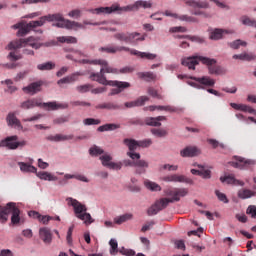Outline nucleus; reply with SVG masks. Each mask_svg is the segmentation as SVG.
Returning <instances> with one entry per match:
<instances>
[{"instance_id": "nucleus-36", "label": "nucleus", "mask_w": 256, "mask_h": 256, "mask_svg": "<svg viewBox=\"0 0 256 256\" xmlns=\"http://www.w3.org/2000/svg\"><path fill=\"white\" fill-rule=\"evenodd\" d=\"M139 79H144V81H155L157 79V75H155L153 72H139L138 73Z\"/></svg>"}, {"instance_id": "nucleus-16", "label": "nucleus", "mask_w": 256, "mask_h": 256, "mask_svg": "<svg viewBox=\"0 0 256 256\" xmlns=\"http://www.w3.org/2000/svg\"><path fill=\"white\" fill-rule=\"evenodd\" d=\"M236 161L229 162V165L235 167V169H251L255 167L256 160L245 159L243 157H235Z\"/></svg>"}, {"instance_id": "nucleus-31", "label": "nucleus", "mask_w": 256, "mask_h": 256, "mask_svg": "<svg viewBox=\"0 0 256 256\" xmlns=\"http://www.w3.org/2000/svg\"><path fill=\"white\" fill-rule=\"evenodd\" d=\"M18 165L22 173H37V168L29 163L18 162Z\"/></svg>"}, {"instance_id": "nucleus-34", "label": "nucleus", "mask_w": 256, "mask_h": 256, "mask_svg": "<svg viewBox=\"0 0 256 256\" xmlns=\"http://www.w3.org/2000/svg\"><path fill=\"white\" fill-rule=\"evenodd\" d=\"M120 128H121V125L119 124H104L102 126H99L97 128V131H99L100 133H103L105 131H115Z\"/></svg>"}, {"instance_id": "nucleus-51", "label": "nucleus", "mask_w": 256, "mask_h": 256, "mask_svg": "<svg viewBox=\"0 0 256 256\" xmlns=\"http://www.w3.org/2000/svg\"><path fill=\"white\" fill-rule=\"evenodd\" d=\"M179 21H185L186 23H197L199 20L197 18L189 15H180L178 16Z\"/></svg>"}, {"instance_id": "nucleus-41", "label": "nucleus", "mask_w": 256, "mask_h": 256, "mask_svg": "<svg viewBox=\"0 0 256 256\" xmlns=\"http://www.w3.org/2000/svg\"><path fill=\"white\" fill-rule=\"evenodd\" d=\"M96 109H108L109 111H111V110L119 109V105L113 102H107V103L98 104L96 106Z\"/></svg>"}, {"instance_id": "nucleus-35", "label": "nucleus", "mask_w": 256, "mask_h": 256, "mask_svg": "<svg viewBox=\"0 0 256 256\" xmlns=\"http://www.w3.org/2000/svg\"><path fill=\"white\" fill-rule=\"evenodd\" d=\"M131 219H133V214L126 213L124 215L116 217L114 219V223H116V225H123V223H126V221H131Z\"/></svg>"}, {"instance_id": "nucleus-62", "label": "nucleus", "mask_w": 256, "mask_h": 256, "mask_svg": "<svg viewBox=\"0 0 256 256\" xmlns=\"http://www.w3.org/2000/svg\"><path fill=\"white\" fill-rule=\"evenodd\" d=\"M209 145H212L213 149H217V147H222V149L225 147V145L223 144H219V141L215 140V139H208L207 140Z\"/></svg>"}, {"instance_id": "nucleus-50", "label": "nucleus", "mask_w": 256, "mask_h": 256, "mask_svg": "<svg viewBox=\"0 0 256 256\" xmlns=\"http://www.w3.org/2000/svg\"><path fill=\"white\" fill-rule=\"evenodd\" d=\"M91 89H93V85L91 84H84L76 87V91H78V93H89Z\"/></svg>"}, {"instance_id": "nucleus-10", "label": "nucleus", "mask_w": 256, "mask_h": 256, "mask_svg": "<svg viewBox=\"0 0 256 256\" xmlns=\"http://www.w3.org/2000/svg\"><path fill=\"white\" fill-rule=\"evenodd\" d=\"M50 15L58 16V19H53V21H56L57 23H53L52 27H58V29H74V31H77V29H85L84 24L67 20L63 17V14L61 13L50 14Z\"/></svg>"}, {"instance_id": "nucleus-3", "label": "nucleus", "mask_w": 256, "mask_h": 256, "mask_svg": "<svg viewBox=\"0 0 256 256\" xmlns=\"http://www.w3.org/2000/svg\"><path fill=\"white\" fill-rule=\"evenodd\" d=\"M153 7V3L151 1L138 0L132 5H128L125 7H120L118 4H114L110 7H99L90 10V13L101 15H109L111 13H115V11H139V9H151Z\"/></svg>"}, {"instance_id": "nucleus-6", "label": "nucleus", "mask_w": 256, "mask_h": 256, "mask_svg": "<svg viewBox=\"0 0 256 256\" xmlns=\"http://www.w3.org/2000/svg\"><path fill=\"white\" fill-rule=\"evenodd\" d=\"M21 109H35V107L48 108V111H57L58 109H67L68 104H57V102L41 103V100L32 98L21 103Z\"/></svg>"}, {"instance_id": "nucleus-56", "label": "nucleus", "mask_w": 256, "mask_h": 256, "mask_svg": "<svg viewBox=\"0 0 256 256\" xmlns=\"http://www.w3.org/2000/svg\"><path fill=\"white\" fill-rule=\"evenodd\" d=\"M147 93L148 95H150L151 97H154L155 99H163L161 94H159L155 88H151V87L148 88Z\"/></svg>"}, {"instance_id": "nucleus-28", "label": "nucleus", "mask_w": 256, "mask_h": 256, "mask_svg": "<svg viewBox=\"0 0 256 256\" xmlns=\"http://www.w3.org/2000/svg\"><path fill=\"white\" fill-rule=\"evenodd\" d=\"M124 145L128 147L129 152L128 153H135L137 151V147H139V141L131 138H125L123 140Z\"/></svg>"}, {"instance_id": "nucleus-5", "label": "nucleus", "mask_w": 256, "mask_h": 256, "mask_svg": "<svg viewBox=\"0 0 256 256\" xmlns=\"http://www.w3.org/2000/svg\"><path fill=\"white\" fill-rule=\"evenodd\" d=\"M127 156L130 157L132 161L124 160L123 163L125 167H137L135 170L136 175H143L147 173V169H149V162L141 160V154L137 152H127Z\"/></svg>"}, {"instance_id": "nucleus-46", "label": "nucleus", "mask_w": 256, "mask_h": 256, "mask_svg": "<svg viewBox=\"0 0 256 256\" xmlns=\"http://www.w3.org/2000/svg\"><path fill=\"white\" fill-rule=\"evenodd\" d=\"M145 125H149L150 127H161V122L157 121L155 117H147L144 120Z\"/></svg>"}, {"instance_id": "nucleus-18", "label": "nucleus", "mask_w": 256, "mask_h": 256, "mask_svg": "<svg viewBox=\"0 0 256 256\" xmlns=\"http://www.w3.org/2000/svg\"><path fill=\"white\" fill-rule=\"evenodd\" d=\"M113 157L110 155H102L100 156V161H102L103 167H108V169H114L116 171H121V168L123 167V164L121 162H111Z\"/></svg>"}, {"instance_id": "nucleus-15", "label": "nucleus", "mask_w": 256, "mask_h": 256, "mask_svg": "<svg viewBox=\"0 0 256 256\" xmlns=\"http://www.w3.org/2000/svg\"><path fill=\"white\" fill-rule=\"evenodd\" d=\"M169 203H171L169 198H160L159 200H156V202L150 208H148L147 215L149 217H152V215H157L159 211L166 209Z\"/></svg>"}, {"instance_id": "nucleus-47", "label": "nucleus", "mask_w": 256, "mask_h": 256, "mask_svg": "<svg viewBox=\"0 0 256 256\" xmlns=\"http://www.w3.org/2000/svg\"><path fill=\"white\" fill-rule=\"evenodd\" d=\"M31 31V27L29 24H22L20 30H18L17 35L18 37H25Z\"/></svg>"}, {"instance_id": "nucleus-64", "label": "nucleus", "mask_w": 256, "mask_h": 256, "mask_svg": "<svg viewBox=\"0 0 256 256\" xmlns=\"http://www.w3.org/2000/svg\"><path fill=\"white\" fill-rule=\"evenodd\" d=\"M0 256H15L13 254V251H11L10 249H2L0 251Z\"/></svg>"}, {"instance_id": "nucleus-25", "label": "nucleus", "mask_w": 256, "mask_h": 256, "mask_svg": "<svg viewBox=\"0 0 256 256\" xmlns=\"http://www.w3.org/2000/svg\"><path fill=\"white\" fill-rule=\"evenodd\" d=\"M39 236L46 245H51V241H53V234H51V230L49 228H40Z\"/></svg>"}, {"instance_id": "nucleus-53", "label": "nucleus", "mask_w": 256, "mask_h": 256, "mask_svg": "<svg viewBox=\"0 0 256 256\" xmlns=\"http://www.w3.org/2000/svg\"><path fill=\"white\" fill-rule=\"evenodd\" d=\"M84 125H101V120L95 118H86L83 120Z\"/></svg>"}, {"instance_id": "nucleus-26", "label": "nucleus", "mask_w": 256, "mask_h": 256, "mask_svg": "<svg viewBox=\"0 0 256 256\" xmlns=\"http://www.w3.org/2000/svg\"><path fill=\"white\" fill-rule=\"evenodd\" d=\"M147 101H149V97L141 96L136 101L126 102L124 105L128 109H131L133 107H143V105H145Z\"/></svg>"}, {"instance_id": "nucleus-4", "label": "nucleus", "mask_w": 256, "mask_h": 256, "mask_svg": "<svg viewBox=\"0 0 256 256\" xmlns=\"http://www.w3.org/2000/svg\"><path fill=\"white\" fill-rule=\"evenodd\" d=\"M10 213H12V225H19V223H21V210H19V207H17V204L15 202H9L8 204H6V206L0 207L1 223H7Z\"/></svg>"}, {"instance_id": "nucleus-11", "label": "nucleus", "mask_w": 256, "mask_h": 256, "mask_svg": "<svg viewBox=\"0 0 256 256\" xmlns=\"http://www.w3.org/2000/svg\"><path fill=\"white\" fill-rule=\"evenodd\" d=\"M190 79H192V81H187V84L190 85V87H194V89H205V87L215 86V79H212L209 76H203V77L191 76Z\"/></svg>"}, {"instance_id": "nucleus-12", "label": "nucleus", "mask_w": 256, "mask_h": 256, "mask_svg": "<svg viewBox=\"0 0 256 256\" xmlns=\"http://www.w3.org/2000/svg\"><path fill=\"white\" fill-rule=\"evenodd\" d=\"M21 47H32V49H40L41 44L37 42V38L31 36L27 39H19L11 42L8 48L11 49H21Z\"/></svg>"}, {"instance_id": "nucleus-60", "label": "nucleus", "mask_w": 256, "mask_h": 256, "mask_svg": "<svg viewBox=\"0 0 256 256\" xmlns=\"http://www.w3.org/2000/svg\"><path fill=\"white\" fill-rule=\"evenodd\" d=\"M247 215H251L252 219H256V206L250 205L246 210Z\"/></svg>"}, {"instance_id": "nucleus-61", "label": "nucleus", "mask_w": 256, "mask_h": 256, "mask_svg": "<svg viewBox=\"0 0 256 256\" xmlns=\"http://www.w3.org/2000/svg\"><path fill=\"white\" fill-rule=\"evenodd\" d=\"M153 144V141H151V139H146V140H142V141H138V145L139 147H151V145Z\"/></svg>"}, {"instance_id": "nucleus-19", "label": "nucleus", "mask_w": 256, "mask_h": 256, "mask_svg": "<svg viewBox=\"0 0 256 256\" xmlns=\"http://www.w3.org/2000/svg\"><path fill=\"white\" fill-rule=\"evenodd\" d=\"M59 16L57 15H46V16H42L40 17L39 20L36 21H30L28 23V27H30V29H35V27H43V25H45V23H47V21L49 23H53V19H58Z\"/></svg>"}, {"instance_id": "nucleus-13", "label": "nucleus", "mask_w": 256, "mask_h": 256, "mask_svg": "<svg viewBox=\"0 0 256 256\" xmlns=\"http://www.w3.org/2000/svg\"><path fill=\"white\" fill-rule=\"evenodd\" d=\"M164 193L167 197H171L168 198L170 203H175V201H181V197H185L189 190L187 188H167L164 190Z\"/></svg>"}, {"instance_id": "nucleus-40", "label": "nucleus", "mask_w": 256, "mask_h": 256, "mask_svg": "<svg viewBox=\"0 0 256 256\" xmlns=\"http://www.w3.org/2000/svg\"><path fill=\"white\" fill-rule=\"evenodd\" d=\"M223 33H227V30L215 29L211 32L210 39L213 41H219V39H223Z\"/></svg>"}, {"instance_id": "nucleus-20", "label": "nucleus", "mask_w": 256, "mask_h": 256, "mask_svg": "<svg viewBox=\"0 0 256 256\" xmlns=\"http://www.w3.org/2000/svg\"><path fill=\"white\" fill-rule=\"evenodd\" d=\"M17 141H19V136H8L0 141V147H6L7 149L15 150L17 149Z\"/></svg>"}, {"instance_id": "nucleus-32", "label": "nucleus", "mask_w": 256, "mask_h": 256, "mask_svg": "<svg viewBox=\"0 0 256 256\" xmlns=\"http://www.w3.org/2000/svg\"><path fill=\"white\" fill-rule=\"evenodd\" d=\"M233 59H240V61H255L256 55L253 53L234 54Z\"/></svg>"}, {"instance_id": "nucleus-24", "label": "nucleus", "mask_w": 256, "mask_h": 256, "mask_svg": "<svg viewBox=\"0 0 256 256\" xmlns=\"http://www.w3.org/2000/svg\"><path fill=\"white\" fill-rule=\"evenodd\" d=\"M43 86V82H33L30 85L24 87L22 90L24 93H27L28 95H35V93H39L41 91V87Z\"/></svg>"}, {"instance_id": "nucleus-42", "label": "nucleus", "mask_w": 256, "mask_h": 256, "mask_svg": "<svg viewBox=\"0 0 256 256\" xmlns=\"http://www.w3.org/2000/svg\"><path fill=\"white\" fill-rule=\"evenodd\" d=\"M109 245H110V250H109L110 255H116L117 253H119V243H117L115 239L113 238L110 239Z\"/></svg>"}, {"instance_id": "nucleus-38", "label": "nucleus", "mask_w": 256, "mask_h": 256, "mask_svg": "<svg viewBox=\"0 0 256 256\" xmlns=\"http://www.w3.org/2000/svg\"><path fill=\"white\" fill-rule=\"evenodd\" d=\"M238 197L240 199H250V197H255V192L249 189H241L238 191Z\"/></svg>"}, {"instance_id": "nucleus-14", "label": "nucleus", "mask_w": 256, "mask_h": 256, "mask_svg": "<svg viewBox=\"0 0 256 256\" xmlns=\"http://www.w3.org/2000/svg\"><path fill=\"white\" fill-rule=\"evenodd\" d=\"M164 193L167 197H171L168 198L170 203H175V201H181V197H185L189 190L187 188H167L164 190Z\"/></svg>"}, {"instance_id": "nucleus-44", "label": "nucleus", "mask_w": 256, "mask_h": 256, "mask_svg": "<svg viewBox=\"0 0 256 256\" xmlns=\"http://www.w3.org/2000/svg\"><path fill=\"white\" fill-rule=\"evenodd\" d=\"M144 185L150 191H161V186L153 181L146 180L144 182Z\"/></svg>"}, {"instance_id": "nucleus-22", "label": "nucleus", "mask_w": 256, "mask_h": 256, "mask_svg": "<svg viewBox=\"0 0 256 256\" xmlns=\"http://www.w3.org/2000/svg\"><path fill=\"white\" fill-rule=\"evenodd\" d=\"M181 157H197L201 155V150L196 146H187L180 151Z\"/></svg>"}, {"instance_id": "nucleus-23", "label": "nucleus", "mask_w": 256, "mask_h": 256, "mask_svg": "<svg viewBox=\"0 0 256 256\" xmlns=\"http://www.w3.org/2000/svg\"><path fill=\"white\" fill-rule=\"evenodd\" d=\"M81 74L80 72H75V73H72L71 75H68L60 80L57 81V85H69L71 83H75V81H79V77H81Z\"/></svg>"}, {"instance_id": "nucleus-8", "label": "nucleus", "mask_w": 256, "mask_h": 256, "mask_svg": "<svg viewBox=\"0 0 256 256\" xmlns=\"http://www.w3.org/2000/svg\"><path fill=\"white\" fill-rule=\"evenodd\" d=\"M99 51H105L106 53H117L121 51L130 52L131 55H136V57H140L141 59H148L153 61V59L157 58V55L147 53V52H139L137 50H130L129 47L125 46H116V47H101Z\"/></svg>"}, {"instance_id": "nucleus-21", "label": "nucleus", "mask_w": 256, "mask_h": 256, "mask_svg": "<svg viewBox=\"0 0 256 256\" xmlns=\"http://www.w3.org/2000/svg\"><path fill=\"white\" fill-rule=\"evenodd\" d=\"M69 179H77V181H82L83 183H89V179L85 175L81 174H65L63 179L59 181V185H67Z\"/></svg>"}, {"instance_id": "nucleus-48", "label": "nucleus", "mask_w": 256, "mask_h": 256, "mask_svg": "<svg viewBox=\"0 0 256 256\" xmlns=\"http://www.w3.org/2000/svg\"><path fill=\"white\" fill-rule=\"evenodd\" d=\"M229 47H231V49H239L240 47H247V42L238 39L233 42H230Z\"/></svg>"}, {"instance_id": "nucleus-54", "label": "nucleus", "mask_w": 256, "mask_h": 256, "mask_svg": "<svg viewBox=\"0 0 256 256\" xmlns=\"http://www.w3.org/2000/svg\"><path fill=\"white\" fill-rule=\"evenodd\" d=\"M170 33H187V28L183 26H175L169 29Z\"/></svg>"}, {"instance_id": "nucleus-55", "label": "nucleus", "mask_w": 256, "mask_h": 256, "mask_svg": "<svg viewBox=\"0 0 256 256\" xmlns=\"http://www.w3.org/2000/svg\"><path fill=\"white\" fill-rule=\"evenodd\" d=\"M118 253H121V255H125V256H135L134 250L127 249L125 247L120 248Z\"/></svg>"}, {"instance_id": "nucleus-1", "label": "nucleus", "mask_w": 256, "mask_h": 256, "mask_svg": "<svg viewBox=\"0 0 256 256\" xmlns=\"http://www.w3.org/2000/svg\"><path fill=\"white\" fill-rule=\"evenodd\" d=\"M94 63L100 65L101 69L100 72H92L90 74L91 81H96L97 83H100V85H109L110 87H116L111 89L110 93L108 94L109 97H113V95H119V93H122V91H125V89H129V87H131V84L129 82L107 80L105 73H119V70H117V68L109 66V62L98 60Z\"/></svg>"}, {"instance_id": "nucleus-63", "label": "nucleus", "mask_w": 256, "mask_h": 256, "mask_svg": "<svg viewBox=\"0 0 256 256\" xmlns=\"http://www.w3.org/2000/svg\"><path fill=\"white\" fill-rule=\"evenodd\" d=\"M90 155H103V150L99 147H93L89 150Z\"/></svg>"}, {"instance_id": "nucleus-17", "label": "nucleus", "mask_w": 256, "mask_h": 256, "mask_svg": "<svg viewBox=\"0 0 256 256\" xmlns=\"http://www.w3.org/2000/svg\"><path fill=\"white\" fill-rule=\"evenodd\" d=\"M165 183H187L193 185V179L187 178L185 175L171 174L161 178Z\"/></svg>"}, {"instance_id": "nucleus-45", "label": "nucleus", "mask_w": 256, "mask_h": 256, "mask_svg": "<svg viewBox=\"0 0 256 256\" xmlns=\"http://www.w3.org/2000/svg\"><path fill=\"white\" fill-rule=\"evenodd\" d=\"M37 69L39 71H51L52 69H55V63L46 62V63H43V64H38Z\"/></svg>"}, {"instance_id": "nucleus-9", "label": "nucleus", "mask_w": 256, "mask_h": 256, "mask_svg": "<svg viewBox=\"0 0 256 256\" xmlns=\"http://www.w3.org/2000/svg\"><path fill=\"white\" fill-rule=\"evenodd\" d=\"M114 39L121 43L137 45L139 41H143L145 39V36L138 32H118L114 34Z\"/></svg>"}, {"instance_id": "nucleus-30", "label": "nucleus", "mask_w": 256, "mask_h": 256, "mask_svg": "<svg viewBox=\"0 0 256 256\" xmlns=\"http://www.w3.org/2000/svg\"><path fill=\"white\" fill-rule=\"evenodd\" d=\"M8 125L15 127L16 129H23V125H21V121L17 119L13 113L8 114L7 116Z\"/></svg>"}, {"instance_id": "nucleus-33", "label": "nucleus", "mask_w": 256, "mask_h": 256, "mask_svg": "<svg viewBox=\"0 0 256 256\" xmlns=\"http://www.w3.org/2000/svg\"><path fill=\"white\" fill-rule=\"evenodd\" d=\"M230 107H232V109H236V111H244V112H248V113H255V110H253V108L244 105V104H237V103H230Z\"/></svg>"}, {"instance_id": "nucleus-52", "label": "nucleus", "mask_w": 256, "mask_h": 256, "mask_svg": "<svg viewBox=\"0 0 256 256\" xmlns=\"http://www.w3.org/2000/svg\"><path fill=\"white\" fill-rule=\"evenodd\" d=\"M151 133H152V135H155V137H166L167 130L152 128L151 129Z\"/></svg>"}, {"instance_id": "nucleus-43", "label": "nucleus", "mask_w": 256, "mask_h": 256, "mask_svg": "<svg viewBox=\"0 0 256 256\" xmlns=\"http://www.w3.org/2000/svg\"><path fill=\"white\" fill-rule=\"evenodd\" d=\"M59 43H68V44H75L77 43V38L73 36H60L57 38Z\"/></svg>"}, {"instance_id": "nucleus-29", "label": "nucleus", "mask_w": 256, "mask_h": 256, "mask_svg": "<svg viewBox=\"0 0 256 256\" xmlns=\"http://www.w3.org/2000/svg\"><path fill=\"white\" fill-rule=\"evenodd\" d=\"M220 181L222 183H227L228 185H239L240 187H243V185H245V182L235 179L234 176L221 177Z\"/></svg>"}, {"instance_id": "nucleus-37", "label": "nucleus", "mask_w": 256, "mask_h": 256, "mask_svg": "<svg viewBox=\"0 0 256 256\" xmlns=\"http://www.w3.org/2000/svg\"><path fill=\"white\" fill-rule=\"evenodd\" d=\"M36 175L44 181H57V176H53L49 172H36Z\"/></svg>"}, {"instance_id": "nucleus-39", "label": "nucleus", "mask_w": 256, "mask_h": 256, "mask_svg": "<svg viewBox=\"0 0 256 256\" xmlns=\"http://www.w3.org/2000/svg\"><path fill=\"white\" fill-rule=\"evenodd\" d=\"M194 167H198V169H200V177L203 179H211V170L205 169V166L200 164H194Z\"/></svg>"}, {"instance_id": "nucleus-7", "label": "nucleus", "mask_w": 256, "mask_h": 256, "mask_svg": "<svg viewBox=\"0 0 256 256\" xmlns=\"http://www.w3.org/2000/svg\"><path fill=\"white\" fill-rule=\"evenodd\" d=\"M68 205H71L74 209V215L80 221H84L85 225H91L93 223V218L91 214L87 213V206L85 204H81L79 200L73 198H67Z\"/></svg>"}, {"instance_id": "nucleus-58", "label": "nucleus", "mask_w": 256, "mask_h": 256, "mask_svg": "<svg viewBox=\"0 0 256 256\" xmlns=\"http://www.w3.org/2000/svg\"><path fill=\"white\" fill-rule=\"evenodd\" d=\"M158 111H168L169 113H177L178 109L173 106H158Z\"/></svg>"}, {"instance_id": "nucleus-59", "label": "nucleus", "mask_w": 256, "mask_h": 256, "mask_svg": "<svg viewBox=\"0 0 256 256\" xmlns=\"http://www.w3.org/2000/svg\"><path fill=\"white\" fill-rule=\"evenodd\" d=\"M49 1L51 0H23L21 3L22 5H33L34 4H37V3H49Z\"/></svg>"}, {"instance_id": "nucleus-49", "label": "nucleus", "mask_w": 256, "mask_h": 256, "mask_svg": "<svg viewBox=\"0 0 256 256\" xmlns=\"http://www.w3.org/2000/svg\"><path fill=\"white\" fill-rule=\"evenodd\" d=\"M241 21L243 25H247L248 27H255L256 28V21L247 17V16H242Z\"/></svg>"}, {"instance_id": "nucleus-57", "label": "nucleus", "mask_w": 256, "mask_h": 256, "mask_svg": "<svg viewBox=\"0 0 256 256\" xmlns=\"http://www.w3.org/2000/svg\"><path fill=\"white\" fill-rule=\"evenodd\" d=\"M215 195L219 199V201H222V203H229V199H227V195L223 194L219 190L215 191Z\"/></svg>"}, {"instance_id": "nucleus-2", "label": "nucleus", "mask_w": 256, "mask_h": 256, "mask_svg": "<svg viewBox=\"0 0 256 256\" xmlns=\"http://www.w3.org/2000/svg\"><path fill=\"white\" fill-rule=\"evenodd\" d=\"M199 61H201L203 65H207L210 75H225V73H227L225 68L215 65V63H217V60L203 56L187 57L182 59L181 63L182 65H184V67H188V69L195 71V66L199 65Z\"/></svg>"}, {"instance_id": "nucleus-27", "label": "nucleus", "mask_w": 256, "mask_h": 256, "mask_svg": "<svg viewBox=\"0 0 256 256\" xmlns=\"http://www.w3.org/2000/svg\"><path fill=\"white\" fill-rule=\"evenodd\" d=\"M73 135H63V134H56L47 136V141H52L54 143H59L61 141H71L73 139Z\"/></svg>"}]
</instances>
